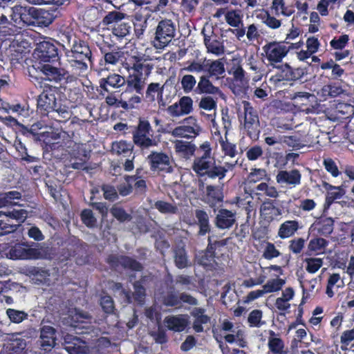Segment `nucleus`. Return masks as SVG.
<instances>
[{
    "mask_svg": "<svg viewBox=\"0 0 354 354\" xmlns=\"http://www.w3.org/2000/svg\"><path fill=\"white\" fill-rule=\"evenodd\" d=\"M192 169L200 176L207 175L211 178L222 179L225 176V169L216 165L214 158L209 152H203L197 156L193 162Z\"/></svg>",
    "mask_w": 354,
    "mask_h": 354,
    "instance_id": "f257e3e1",
    "label": "nucleus"
},
{
    "mask_svg": "<svg viewBox=\"0 0 354 354\" xmlns=\"http://www.w3.org/2000/svg\"><path fill=\"white\" fill-rule=\"evenodd\" d=\"M242 104L244 110V129L251 138H255L259 131L258 129L259 127L258 113L249 102L243 101Z\"/></svg>",
    "mask_w": 354,
    "mask_h": 354,
    "instance_id": "f03ea898",
    "label": "nucleus"
},
{
    "mask_svg": "<svg viewBox=\"0 0 354 354\" xmlns=\"http://www.w3.org/2000/svg\"><path fill=\"white\" fill-rule=\"evenodd\" d=\"M151 130V125L147 120H140L137 129L133 133V142L142 149H148L158 145V142L155 139L147 136Z\"/></svg>",
    "mask_w": 354,
    "mask_h": 354,
    "instance_id": "7ed1b4c3",
    "label": "nucleus"
},
{
    "mask_svg": "<svg viewBox=\"0 0 354 354\" xmlns=\"http://www.w3.org/2000/svg\"><path fill=\"white\" fill-rule=\"evenodd\" d=\"M175 26L169 19L162 20L159 22L156 32V40L158 45L155 44L156 48H162L167 45L175 35Z\"/></svg>",
    "mask_w": 354,
    "mask_h": 354,
    "instance_id": "20e7f679",
    "label": "nucleus"
},
{
    "mask_svg": "<svg viewBox=\"0 0 354 354\" xmlns=\"http://www.w3.org/2000/svg\"><path fill=\"white\" fill-rule=\"evenodd\" d=\"M152 171H162L167 174L174 170L171 158L163 152L152 151L147 157Z\"/></svg>",
    "mask_w": 354,
    "mask_h": 354,
    "instance_id": "39448f33",
    "label": "nucleus"
},
{
    "mask_svg": "<svg viewBox=\"0 0 354 354\" xmlns=\"http://www.w3.org/2000/svg\"><path fill=\"white\" fill-rule=\"evenodd\" d=\"M183 123V125L176 127L169 133L174 137L192 138L197 136L201 131L196 120L192 116L185 118Z\"/></svg>",
    "mask_w": 354,
    "mask_h": 354,
    "instance_id": "423d86ee",
    "label": "nucleus"
},
{
    "mask_svg": "<svg viewBox=\"0 0 354 354\" xmlns=\"http://www.w3.org/2000/svg\"><path fill=\"white\" fill-rule=\"evenodd\" d=\"M263 50L266 53L267 59L271 62H281L283 58L287 55L290 50V47L277 43L270 42L263 47Z\"/></svg>",
    "mask_w": 354,
    "mask_h": 354,
    "instance_id": "0eeeda50",
    "label": "nucleus"
},
{
    "mask_svg": "<svg viewBox=\"0 0 354 354\" xmlns=\"http://www.w3.org/2000/svg\"><path fill=\"white\" fill-rule=\"evenodd\" d=\"M107 261L115 269H118L120 267L134 271H140L142 269V265L138 261L127 256L112 254L108 257Z\"/></svg>",
    "mask_w": 354,
    "mask_h": 354,
    "instance_id": "6e6552de",
    "label": "nucleus"
},
{
    "mask_svg": "<svg viewBox=\"0 0 354 354\" xmlns=\"http://www.w3.org/2000/svg\"><path fill=\"white\" fill-rule=\"evenodd\" d=\"M167 111L171 117L188 115L193 111V100L189 96H183L178 102L169 106Z\"/></svg>",
    "mask_w": 354,
    "mask_h": 354,
    "instance_id": "1a4fd4ad",
    "label": "nucleus"
},
{
    "mask_svg": "<svg viewBox=\"0 0 354 354\" xmlns=\"http://www.w3.org/2000/svg\"><path fill=\"white\" fill-rule=\"evenodd\" d=\"M35 53L41 61L44 62L57 60L58 57L56 46L53 44L46 41H44L37 44Z\"/></svg>",
    "mask_w": 354,
    "mask_h": 354,
    "instance_id": "9d476101",
    "label": "nucleus"
},
{
    "mask_svg": "<svg viewBox=\"0 0 354 354\" xmlns=\"http://www.w3.org/2000/svg\"><path fill=\"white\" fill-rule=\"evenodd\" d=\"M172 252L174 263L178 268L183 269L189 266L185 242L182 240L176 241L172 248Z\"/></svg>",
    "mask_w": 354,
    "mask_h": 354,
    "instance_id": "9b49d317",
    "label": "nucleus"
},
{
    "mask_svg": "<svg viewBox=\"0 0 354 354\" xmlns=\"http://www.w3.org/2000/svg\"><path fill=\"white\" fill-rule=\"evenodd\" d=\"M34 8H26L23 6H15L12 8V19L17 22L18 19L20 20L23 24H26L28 26H33V14Z\"/></svg>",
    "mask_w": 354,
    "mask_h": 354,
    "instance_id": "f8f14e48",
    "label": "nucleus"
},
{
    "mask_svg": "<svg viewBox=\"0 0 354 354\" xmlns=\"http://www.w3.org/2000/svg\"><path fill=\"white\" fill-rule=\"evenodd\" d=\"M164 323L169 330L175 332H182L188 326L189 320L187 315H178L166 317Z\"/></svg>",
    "mask_w": 354,
    "mask_h": 354,
    "instance_id": "ddd939ff",
    "label": "nucleus"
},
{
    "mask_svg": "<svg viewBox=\"0 0 354 354\" xmlns=\"http://www.w3.org/2000/svg\"><path fill=\"white\" fill-rule=\"evenodd\" d=\"M209 75H203L199 77L195 91L199 94L219 95L223 93L218 87L213 85L210 81Z\"/></svg>",
    "mask_w": 354,
    "mask_h": 354,
    "instance_id": "4468645a",
    "label": "nucleus"
},
{
    "mask_svg": "<svg viewBox=\"0 0 354 354\" xmlns=\"http://www.w3.org/2000/svg\"><path fill=\"white\" fill-rule=\"evenodd\" d=\"M126 80L124 77L113 73L108 75L106 78H102L100 80V86L104 91L109 92L110 88H119L124 86Z\"/></svg>",
    "mask_w": 354,
    "mask_h": 354,
    "instance_id": "2eb2a0df",
    "label": "nucleus"
},
{
    "mask_svg": "<svg viewBox=\"0 0 354 354\" xmlns=\"http://www.w3.org/2000/svg\"><path fill=\"white\" fill-rule=\"evenodd\" d=\"M301 178V175L297 169L280 171L277 175V180L278 183H286L294 187L300 184Z\"/></svg>",
    "mask_w": 354,
    "mask_h": 354,
    "instance_id": "dca6fc26",
    "label": "nucleus"
},
{
    "mask_svg": "<svg viewBox=\"0 0 354 354\" xmlns=\"http://www.w3.org/2000/svg\"><path fill=\"white\" fill-rule=\"evenodd\" d=\"M235 214L232 212L221 209L216 217V225L221 229L230 228L235 223Z\"/></svg>",
    "mask_w": 354,
    "mask_h": 354,
    "instance_id": "f3484780",
    "label": "nucleus"
},
{
    "mask_svg": "<svg viewBox=\"0 0 354 354\" xmlns=\"http://www.w3.org/2000/svg\"><path fill=\"white\" fill-rule=\"evenodd\" d=\"M69 51L71 53L69 55L73 56L75 59L83 57L91 59V50L84 41L77 39Z\"/></svg>",
    "mask_w": 354,
    "mask_h": 354,
    "instance_id": "a211bd4d",
    "label": "nucleus"
},
{
    "mask_svg": "<svg viewBox=\"0 0 354 354\" xmlns=\"http://www.w3.org/2000/svg\"><path fill=\"white\" fill-rule=\"evenodd\" d=\"M174 143L176 152L181 157L189 159L194 154L196 146L194 144L180 140L174 141Z\"/></svg>",
    "mask_w": 354,
    "mask_h": 354,
    "instance_id": "6ab92c4d",
    "label": "nucleus"
},
{
    "mask_svg": "<svg viewBox=\"0 0 354 354\" xmlns=\"http://www.w3.org/2000/svg\"><path fill=\"white\" fill-rule=\"evenodd\" d=\"M72 319L77 323L75 328L78 329H89L88 324H91L93 319L92 316L87 312L75 309L74 313L71 315Z\"/></svg>",
    "mask_w": 354,
    "mask_h": 354,
    "instance_id": "aec40b11",
    "label": "nucleus"
},
{
    "mask_svg": "<svg viewBox=\"0 0 354 354\" xmlns=\"http://www.w3.org/2000/svg\"><path fill=\"white\" fill-rule=\"evenodd\" d=\"M41 71L46 75L50 81H60L66 74V71L63 68H58L50 64H44L41 67Z\"/></svg>",
    "mask_w": 354,
    "mask_h": 354,
    "instance_id": "412c9836",
    "label": "nucleus"
},
{
    "mask_svg": "<svg viewBox=\"0 0 354 354\" xmlns=\"http://www.w3.org/2000/svg\"><path fill=\"white\" fill-rule=\"evenodd\" d=\"M261 216L268 220H273L281 214V210L274 205V201L268 200L263 203L260 208Z\"/></svg>",
    "mask_w": 354,
    "mask_h": 354,
    "instance_id": "4be33fe9",
    "label": "nucleus"
},
{
    "mask_svg": "<svg viewBox=\"0 0 354 354\" xmlns=\"http://www.w3.org/2000/svg\"><path fill=\"white\" fill-rule=\"evenodd\" d=\"M206 72H207V75H209V77H216L217 80L219 79V76L223 77L225 69L222 59H216L214 61L207 59Z\"/></svg>",
    "mask_w": 354,
    "mask_h": 354,
    "instance_id": "5701e85b",
    "label": "nucleus"
},
{
    "mask_svg": "<svg viewBox=\"0 0 354 354\" xmlns=\"http://www.w3.org/2000/svg\"><path fill=\"white\" fill-rule=\"evenodd\" d=\"M32 13L34 17L33 26H48L53 22V17L47 10L34 8V12Z\"/></svg>",
    "mask_w": 354,
    "mask_h": 354,
    "instance_id": "b1692460",
    "label": "nucleus"
},
{
    "mask_svg": "<svg viewBox=\"0 0 354 354\" xmlns=\"http://www.w3.org/2000/svg\"><path fill=\"white\" fill-rule=\"evenodd\" d=\"M195 216L197 218V224L199 226V235H205L210 232V225L208 214L203 210L196 209Z\"/></svg>",
    "mask_w": 354,
    "mask_h": 354,
    "instance_id": "393cba45",
    "label": "nucleus"
},
{
    "mask_svg": "<svg viewBox=\"0 0 354 354\" xmlns=\"http://www.w3.org/2000/svg\"><path fill=\"white\" fill-rule=\"evenodd\" d=\"M145 77H141L140 75L130 74L126 80L127 87L129 89L136 91L138 93H141L145 85Z\"/></svg>",
    "mask_w": 354,
    "mask_h": 354,
    "instance_id": "a878e982",
    "label": "nucleus"
},
{
    "mask_svg": "<svg viewBox=\"0 0 354 354\" xmlns=\"http://www.w3.org/2000/svg\"><path fill=\"white\" fill-rule=\"evenodd\" d=\"M299 229V223L297 221H287L282 223L279 227L278 235L281 239L292 236Z\"/></svg>",
    "mask_w": 354,
    "mask_h": 354,
    "instance_id": "bb28decb",
    "label": "nucleus"
},
{
    "mask_svg": "<svg viewBox=\"0 0 354 354\" xmlns=\"http://www.w3.org/2000/svg\"><path fill=\"white\" fill-rule=\"evenodd\" d=\"M26 346L24 339L21 338L14 339L6 345L7 354H25Z\"/></svg>",
    "mask_w": 354,
    "mask_h": 354,
    "instance_id": "cd10ccee",
    "label": "nucleus"
},
{
    "mask_svg": "<svg viewBox=\"0 0 354 354\" xmlns=\"http://www.w3.org/2000/svg\"><path fill=\"white\" fill-rule=\"evenodd\" d=\"M133 58L136 59V62L133 63V66L131 67V69L133 71L132 74L137 75H140L141 77H148L151 72L152 66L142 62V59L138 57H133Z\"/></svg>",
    "mask_w": 354,
    "mask_h": 354,
    "instance_id": "c85d7f7f",
    "label": "nucleus"
},
{
    "mask_svg": "<svg viewBox=\"0 0 354 354\" xmlns=\"http://www.w3.org/2000/svg\"><path fill=\"white\" fill-rule=\"evenodd\" d=\"M55 95L53 92L44 91L39 95L37 105L40 109L48 113L53 102H55Z\"/></svg>",
    "mask_w": 354,
    "mask_h": 354,
    "instance_id": "c756f323",
    "label": "nucleus"
},
{
    "mask_svg": "<svg viewBox=\"0 0 354 354\" xmlns=\"http://www.w3.org/2000/svg\"><path fill=\"white\" fill-rule=\"evenodd\" d=\"M26 243L16 244L10 250V255L12 259H29V250Z\"/></svg>",
    "mask_w": 354,
    "mask_h": 354,
    "instance_id": "7c9ffc66",
    "label": "nucleus"
},
{
    "mask_svg": "<svg viewBox=\"0 0 354 354\" xmlns=\"http://www.w3.org/2000/svg\"><path fill=\"white\" fill-rule=\"evenodd\" d=\"M30 259H49L52 258V252L50 248L39 246L29 250Z\"/></svg>",
    "mask_w": 354,
    "mask_h": 354,
    "instance_id": "2f4dec72",
    "label": "nucleus"
},
{
    "mask_svg": "<svg viewBox=\"0 0 354 354\" xmlns=\"http://www.w3.org/2000/svg\"><path fill=\"white\" fill-rule=\"evenodd\" d=\"M67 56L69 58L68 64L74 73L85 71L88 67L87 62H91V59H84L83 57L75 59L69 55H67Z\"/></svg>",
    "mask_w": 354,
    "mask_h": 354,
    "instance_id": "473e14b6",
    "label": "nucleus"
},
{
    "mask_svg": "<svg viewBox=\"0 0 354 354\" xmlns=\"http://www.w3.org/2000/svg\"><path fill=\"white\" fill-rule=\"evenodd\" d=\"M110 212L114 218L121 223L130 221L132 219V216L118 204H114L110 209Z\"/></svg>",
    "mask_w": 354,
    "mask_h": 354,
    "instance_id": "72a5a7b5",
    "label": "nucleus"
},
{
    "mask_svg": "<svg viewBox=\"0 0 354 354\" xmlns=\"http://www.w3.org/2000/svg\"><path fill=\"white\" fill-rule=\"evenodd\" d=\"M242 17L241 10H230L226 12L225 21L230 26L238 28L242 24Z\"/></svg>",
    "mask_w": 354,
    "mask_h": 354,
    "instance_id": "f704fd0d",
    "label": "nucleus"
},
{
    "mask_svg": "<svg viewBox=\"0 0 354 354\" xmlns=\"http://www.w3.org/2000/svg\"><path fill=\"white\" fill-rule=\"evenodd\" d=\"M55 333H40L41 348L47 351H50L56 345V337L53 336Z\"/></svg>",
    "mask_w": 354,
    "mask_h": 354,
    "instance_id": "c9c22d12",
    "label": "nucleus"
},
{
    "mask_svg": "<svg viewBox=\"0 0 354 354\" xmlns=\"http://www.w3.org/2000/svg\"><path fill=\"white\" fill-rule=\"evenodd\" d=\"M60 43L64 48L66 50L71 49L74 46V44L77 41V39L75 34L71 31H64L59 36Z\"/></svg>",
    "mask_w": 354,
    "mask_h": 354,
    "instance_id": "e433bc0d",
    "label": "nucleus"
},
{
    "mask_svg": "<svg viewBox=\"0 0 354 354\" xmlns=\"http://www.w3.org/2000/svg\"><path fill=\"white\" fill-rule=\"evenodd\" d=\"M323 95L335 97L344 93L345 90L336 84L325 85L322 88Z\"/></svg>",
    "mask_w": 354,
    "mask_h": 354,
    "instance_id": "4c0bfd02",
    "label": "nucleus"
},
{
    "mask_svg": "<svg viewBox=\"0 0 354 354\" xmlns=\"http://www.w3.org/2000/svg\"><path fill=\"white\" fill-rule=\"evenodd\" d=\"M204 42L207 48L208 52H210L217 55L224 53V47L220 41L217 40L210 41L209 39H207L205 36Z\"/></svg>",
    "mask_w": 354,
    "mask_h": 354,
    "instance_id": "58836bf2",
    "label": "nucleus"
},
{
    "mask_svg": "<svg viewBox=\"0 0 354 354\" xmlns=\"http://www.w3.org/2000/svg\"><path fill=\"white\" fill-rule=\"evenodd\" d=\"M71 116V111L69 108L62 104L56 111L50 115V117L57 121L62 122L68 120Z\"/></svg>",
    "mask_w": 354,
    "mask_h": 354,
    "instance_id": "ea45409f",
    "label": "nucleus"
},
{
    "mask_svg": "<svg viewBox=\"0 0 354 354\" xmlns=\"http://www.w3.org/2000/svg\"><path fill=\"white\" fill-rule=\"evenodd\" d=\"M124 53L118 48L104 54V61L106 64L115 65L122 60Z\"/></svg>",
    "mask_w": 354,
    "mask_h": 354,
    "instance_id": "a19ab883",
    "label": "nucleus"
},
{
    "mask_svg": "<svg viewBox=\"0 0 354 354\" xmlns=\"http://www.w3.org/2000/svg\"><path fill=\"white\" fill-rule=\"evenodd\" d=\"M224 289L225 290L221 296L223 303L226 306L236 303L238 301V295L235 290H231L230 286L228 285H225Z\"/></svg>",
    "mask_w": 354,
    "mask_h": 354,
    "instance_id": "79ce46f5",
    "label": "nucleus"
},
{
    "mask_svg": "<svg viewBox=\"0 0 354 354\" xmlns=\"http://www.w3.org/2000/svg\"><path fill=\"white\" fill-rule=\"evenodd\" d=\"M163 304L170 307L180 306V294L178 295L174 291H168L163 297Z\"/></svg>",
    "mask_w": 354,
    "mask_h": 354,
    "instance_id": "37998d69",
    "label": "nucleus"
},
{
    "mask_svg": "<svg viewBox=\"0 0 354 354\" xmlns=\"http://www.w3.org/2000/svg\"><path fill=\"white\" fill-rule=\"evenodd\" d=\"M180 84L183 91L188 93L193 91L196 86V80L192 75H185L182 77Z\"/></svg>",
    "mask_w": 354,
    "mask_h": 354,
    "instance_id": "c03bdc74",
    "label": "nucleus"
},
{
    "mask_svg": "<svg viewBox=\"0 0 354 354\" xmlns=\"http://www.w3.org/2000/svg\"><path fill=\"white\" fill-rule=\"evenodd\" d=\"M272 8L274 10L276 15L281 13L285 16H290L294 12L292 9L285 6L283 0H273Z\"/></svg>",
    "mask_w": 354,
    "mask_h": 354,
    "instance_id": "a18cd8bd",
    "label": "nucleus"
},
{
    "mask_svg": "<svg viewBox=\"0 0 354 354\" xmlns=\"http://www.w3.org/2000/svg\"><path fill=\"white\" fill-rule=\"evenodd\" d=\"M284 283L285 281L281 279H274L269 280L263 286V290L265 293L275 292L279 290Z\"/></svg>",
    "mask_w": 354,
    "mask_h": 354,
    "instance_id": "49530a36",
    "label": "nucleus"
},
{
    "mask_svg": "<svg viewBox=\"0 0 354 354\" xmlns=\"http://www.w3.org/2000/svg\"><path fill=\"white\" fill-rule=\"evenodd\" d=\"M162 91L163 86H161L159 83H151L146 91V97L153 101L155 100L154 94L157 93L158 96L162 97Z\"/></svg>",
    "mask_w": 354,
    "mask_h": 354,
    "instance_id": "de8ad7c7",
    "label": "nucleus"
},
{
    "mask_svg": "<svg viewBox=\"0 0 354 354\" xmlns=\"http://www.w3.org/2000/svg\"><path fill=\"white\" fill-rule=\"evenodd\" d=\"M134 292L132 294L133 299L139 304H143L145 298V289L139 281L133 283Z\"/></svg>",
    "mask_w": 354,
    "mask_h": 354,
    "instance_id": "09e8293b",
    "label": "nucleus"
},
{
    "mask_svg": "<svg viewBox=\"0 0 354 354\" xmlns=\"http://www.w3.org/2000/svg\"><path fill=\"white\" fill-rule=\"evenodd\" d=\"M130 26L124 22L117 23L112 27V32L118 37H124L129 32Z\"/></svg>",
    "mask_w": 354,
    "mask_h": 354,
    "instance_id": "8fccbe9b",
    "label": "nucleus"
},
{
    "mask_svg": "<svg viewBox=\"0 0 354 354\" xmlns=\"http://www.w3.org/2000/svg\"><path fill=\"white\" fill-rule=\"evenodd\" d=\"M207 68V59H204L203 61L192 62L187 66L184 68L183 70L188 72H206Z\"/></svg>",
    "mask_w": 354,
    "mask_h": 354,
    "instance_id": "3c124183",
    "label": "nucleus"
},
{
    "mask_svg": "<svg viewBox=\"0 0 354 354\" xmlns=\"http://www.w3.org/2000/svg\"><path fill=\"white\" fill-rule=\"evenodd\" d=\"M69 337L70 335L68 333H67L66 335L64 337L67 344L66 346V350L68 351V353L69 354H85V346H80L76 344L68 342Z\"/></svg>",
    "mask_w": 354,
    "mask_h": 354,
    "instance_id": "603ef678",
    "label": "nucleus"
},
{
    "mask_svg": "<svg viewBox=\"0 0 354 354\" xmlns=\"http://www.w3.org/2000/svg\"><path fill=\"white\" fill-rule=\"evenodd\" d=\"M154 206L160 212L164 214H175L177 210V207L176 206L162 201L156 202Z\"/></svg>",
    "mask_w": 354,
    "mask_h": 354,
    "instance_id": "864d4df0",
    "label": "nucleus"
},
{
    "mask_svg": "<svg viewBox=\"0 0 354 354\" xmlns=\"http://www.w3.org/2000/svg\"><path fill=\"white\" fill-rule=\"evenodd\" d=\"M100 306L106 313L114 312L115 306L113 299L109 295H104L100 298Z\"/></svg>",
    "mask_w": 354,
    "mask_h": 354,
    "instance_id": "5fc2aeb1",
    "label": "nucleus"
},
{
    "mask_svg": "<svg viewBox=\"0 0 354 354\" xmlns=\"http://www.w3.org/2000/svg\"><path fill=\"white\" fill-rule=\"evenodd\" d=\"M81 218L82 222L89 227H94L97 220L91 209H84L82 212Z\"/></svg>",
    "mask_w": 354,
    "mask_h": 354,
    "instance_id": "6e6d98bb",
    "label": "nucleus"
},
{
    "mask_svg": "<svg viewBox=\"0 0 354 354\" xmlns=\"http://www.w3.org/2000/svg\"><path fill=\"white\" fill-rule=\"evenodd\" d=\"M102 190L104 192L105 199L113 201L118 198L117 189L114 187L109 185H103L102 186Z\"/></svg>",
    "mask_w": 354,
    "mask_h": 354,
    "instance_id": "4d7b16f0",
    "label": "nucleus"
},
{
    "mask_svg": "<svg viewBox=\"0 0 354 354\" xmlns=\"http://www.w3.org/2000/svg\"><path fill=\"white\" fill-rule=\"evenodd\" d=\"M113 151L117 154L128 153L131 154L132 147L124 141H120L113 144Z\"/></svg>",
    "mask_w": 354,
    "mask_h": 354,
    "instance_id": "13d9d810",
    "label": "nucleus"
},
{
    "mask_svg": "<svg viewBox=\"0 0 354 354\" xmlns=\"http://www.w3.org/2000/svg\"><path fill=\"white\" fill-rule=\"evenodd\" d=\"M327 245V241L323 238L311 239L308 243V249L316 252L324 249Z\"/></svg>",
    "mask_w": 354,
    "mask_h": 354,
    "instance_id": "bf43d9fd",
    "label": "nucleus"
},
{
    "mask_svg": "<svg viewBox=\"0 0 354 354\" xmlns=\"http://www.w3.org/2000/svg\"><path fill=\"white\" fill-rule=\"evenodd\" d=\"M306 262L307 263L306 270L310 273L317 272L323 263L322 259L319 258L306 259Z\"/></svg>",
    "mask_w": 354,
    "mask_h": 354,
    "instance_id": "052dcab7",
    "label": "nucleus"
},
{
    "mask_svg": "<svg viewBox=\"0 0 354 354\" xmlns=\"http://www.w3.org/2000/svg\"><path fill=\"white\" fill-rule=\"evenodd\" d=\"M124 14L119 12H109L103 19V22L106 24L120 23L124 17Z\"/></svg>",
    "mask_w": 354,
    "mask_h": 354,
    "instance_id": "680f3d73",
    "label": "nucleus"
},
{
    "mask_svg": "<svg viewBox=\"0 0 354 354\" xmlns=\"http://www.w3.org/2000/svg\"><path fill=\"white\" fill-rule=\"evenodd\" d=\"M198 106L206 111H212L216 109V102L212 97L206 96L201 99Z\"/></svg>",
    "mask_w": 354,
    "mask_h": 354,
    "instance_id": "e2e57ef3",
    "label": "nucleus"
},
{
    "mask_svg": "<svg viewBox=\"0 0 354 354\" xmlns=\"http://www.w3.org/2000/svg\"><path fill=\"white\" fill-rule=\"evenodd\" d=\"M344 194L345 191L342 187H336L333 191L328 192L326 201L331 204L335 200L341 198Z\"/></svg>",
    "mask_w": 354,
    "mask_h": 354,
    "instance_id": "0e129e2a",
    "label": "nucleus"
},
{
    "mask_svg": "<svg viewBox=\"0 0 354 354\" xmlns=\"http://www.w3.org/2000/svg\"><path fill=\"white\" fill-rule=\"evenodd\" d=\"M19 225V223L12 224L0 219V236H3L15 232Z\"/></svg>",
    "mask_w": 354,
    "mask_h": 354,
    "instance_id": "69168bd1",
    "label": "nucleus"
},
{
    "mask_svg": "<svg viewBox=\"0 0 354 354\" xmlns=\"http://www.w3.org/2000/svg\"><path fill=\"white\" fill-rule=\"evenodd\" d=\"M7 315L10 319L15 323L22 322L27 317V314L24 311L16 310L10 308L7 310Z\"/></svg>",
    "mask_w": 354,
    "mask_h": 354,
    "instance_id": "338daca9",
    "label": "nucleus"
},
{
    "mask_svg": "<svg viewBox=\"0 0 354 354\" xmlns=\"http://www.w3.org/2000/svg\"><path fill=\"white\" fill-rule=\"evenodd\" d=\"M324 165L327 171L330 172L333 177H337L340 172L335 162L331 158H327L324 160Z\"/></svg>",
    "mask_w": 354,
    "mask_h": 354,
    "instance_id": "774afa93",
    "label": "nucleus"
}]
</instances>
